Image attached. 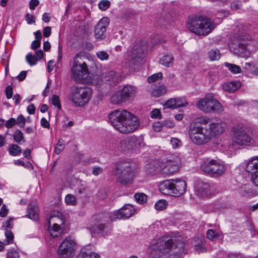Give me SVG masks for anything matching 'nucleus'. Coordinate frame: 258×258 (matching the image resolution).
Segmentation results:
<instances>
[{
	"label": "nucleus",
	"instance_id": "6e6d98bb",
	"mask_svg": "<svg viewBox=\"0 0 258 258\" xmlns=\"http://www.w3.org/2000/svg\"><path fill=\"white\" fill-rule=\"evenodd\" d=\"M251 175V181L256 186H258V171H253Z\"/></svg>",
	"mask_w": 258,
	"mask_h": 258
},
{
	"label": "nucleus",
	"instance_id": "ea45409f",
	"mask_svg": "<svg viewBox=\"0 0 258 258\" xmlns=\"http://www.w3.org/2000/svg\"><path fill=\"white\" fill-rule=\"evenodd\" d=\"M213 119V118H209L207 116H202L199 117H198L196 119V120L197 122L201 124L205 125L208 123L209 124H211V122L212 121Z\"/></svg>",
	"mask_w": 258,
	"mask_h": 258
},
{
	"label": "nucleus",
	"instance_id": "c9c22d12",
	"mask_svg": "<svg viewBox=\"0 0 258 258\" xmlns=\"http://www.w3.org/2000/svg\"><path fill=\"white\" fill-rule=\"evenodd\" d=\"M134 197L137 202L140 204H144L147 201L148 197L144 193H136Z\"/></svg>",
	"mask_w": 258,
	"mask_h": 258
},
{
	"label": "nucleus",
	"instance_id": "f8f14e48",
	"mask_svg": "<svg viewBox=\"0 0 258 258\" xmlns=\"http://www.w3.org/2000/svg\"><path fill=\"white\" fill-rule=\"evenodd\" d=\"M180 163V159L178 156L169 157L165 161L161 162V173L167 176L172 175L178 171Z\"/></svg>",
	"mask_w": 258,
	"mask_h": 258
},
{
	"label": "nucleus",
	"instance_id": "69168bd1",
	"mask_svg": "<svg viewBox=\"0 0 258 258\" xmlns=\"http://www.w3.org/2000/svg\"><path fill=\"white\" fill-rule=\"evenodd\" d=\"M150 114L151 117L152 118H158L160 115H161L160 111L158 109H155L151 112Z\"/></svg>",
	"mask_w": 258,
	"mask_h": 258
},
{
	"label": "nucleus",
	"instance_id": "412c9836",
	"mask_svg": "<svg viewBox=\"0 0 258 258\" xmlns=\"http://www.w3.org/2000/svg\"><path fill=\"white\" fill-rule=\"evenodd\" d=\"M65 220L62 214L57 211H54L50 213L47 225H56L64 227Z\"/></svg>",
	"mask_w": 258,
	"mask_h": 258
},
{
	"label": "nucleus",
	"instance_id": "a19ab883",
	"mask_svg": "<svg viewBox=\"0 0 258 258\" xmlns=\"http://www.w3.org/2000/svg\"><path fill=\"white\" fill-rule=\"evenodd\" d=\"M27 62L31 66L35 65L38 61V59L32 53H28L26 56Z\"/></svg>",
	"mask_w": 258,
	"mask_h": 258
},
{
	"label": "nucleus",
	"instance_id": "052dcab7",
	"mask_svg": "<svg viewBox=\"0 0 258 258\" xmlns=\"http://www.w3.org/2000/svg\"><path fill=\"white\" fill-rule=\"evenodd\" d=\"M9 210L5 205H3L0 211V217H5L7 216Z\"/></svg>",
	"mask_w": 258,
	"mask_h": 258
},
{
	"label": "nucleus",
	"instance_id": "f257e3e1",
	"mask_svg": "<svg viewBox=\"0 0 258 258\" xmlns=\"http://www.w3.org/2000/svg\"><path fill=\"white\" fill-rule=\"evenodd\" d=\"M184 246L185 243L180 239L163 237L153 245L151 253L154 258H179Z\"/></svg>",
	"mask_w": 258,
	"mask_h": 258
},
{
	"label": "nucleus",
	"instance_id": "7c9ffc66",
	"mask_svg": "<svg viewBox=\"0 0 258 258\" xmlns=\"http://www.w3.org/2000/svg\"><path fill=\"white\" fill-rule=\"evenodd\" d=\"M173 56L170 54H166L160 59V63L166 67H170L173 63Z\"/></svg>",
	"mask_w": 258,
	"mask_h": 258
},
{
	"label": "nucleus",
	"instance_id": "6ab92c4d",
	"mask_svg": "<svg viewBox=\"0 0 258 258\" xmlns=\"http://www.w3.org/2000/svg\"><path fill=\"white\" fill-rule=\"evenodd\" d=\"M143 52L144 50L142 48H140L138 50V46H135L133 48L132 56L125 62V66L131 69L134 66L137 65L140 62Z\"/></svg>",
	"mask_w": 258,
	"mask_h": 258
},
{
	"label": "nucleus",
	"instance_id": "680f3d73",
	"mask_svg": "<svg viewBox=\"0 0 258 258\" xmlns=\"http://www.w3.org/2000/svg\"><path fill=\"white\" fill-rule=\"evenodd\" d=\"M6 97L7 99H10L13 96V88L11 86H8L5 90Z\"/></svg>",
	"mask_w": 258,
	"mask_h": 258
},
{
	"label": "nucleus",
	"instance_id": "09e8293b",
	"mask_svg": "<svg viewBox=\"0 0 258 258\" xmlns=\"http://www.w3.org/2000/svg\"><path fill=\"white\" fill-rule=\"evenodd\" d=\"M20 255L17 251L12 249H10L7 252V258H19Z\"/></svg>",
	"mask_w": 258,
	"mask_h": 258
},
{
	"label": "nucleus",
	"instance_id": "b1692460",
	"mask_svg": "<svg viewBox=\"0 0 258 258\" xmlns=\"http://www.w3.org/2000/svg\"><path fill=\"white\" fill-rule=\"evenodd\" d=\"M173 180H167L159 185L160 191L164 195L173 196Z\"/></svg>",
	"mask_w": 258,
	"mask_h": 258
},
{
	"label": "nucleus",
	"instance_id": "f704fd0d",
	"mask_svg": "<svg viewBox=\"0 0 258 258\" xmlns=\"http://www.w3.org/2000/svg\"><path fill=\"white\" fill-rule=\"evenodd\" d=\"M21 148L16 144L12 145L9 149V152L10 155L16 156L21 153Z\"/></svg>",
	"mask_w": 258,
	"mask_h": 258
},
{
	"label": "nucleus",
	"instance_id": "4c0bfd02",
	"mask_svg": "<svg viewBox=\"0 0 258 258\" xmlns=\"http://www.w3.org/2000/svg\"><path fill=\"white\" fill-rule=\"evenodd\" d=\"M168 205L167 202L165 200H160L155 204V208L158 211H162L166 209Z\"/></svg>",
	"mask_w": 258,
	"mask_h": 258
},
{
	"label": "nucleus",
	"instance_id": "58836bf2",
	"mask_svg": "<svg viewBox=\"0 0 258 258\" xmlns=\"http://www.w3.org/2000/svg\"><path fill=\"white\" fill-rule=\"evenodd\" d=\"M163 78V74L162 73L159 72L154 74L147 78V81L149 83L155 82L157 81L160 80Z\"/></svg>",
	"mask_w": 258,
	"mask_h": 258
},
{
	"label": "nucleus",
	"instance_id": "603ef678",
	"mask_svg": "<svg viewBox=\"0 0 258 258\" xmlns=\"http://www.w3.org/2000/svg\"><path fill=\"white\" fill-rule=\"evenodd\" d=\"M14 163L16 165L24 166L28 168H29L30 166H32L30 162L25 163L23 161L21 160H14Z\"/></svg>",
	"mask_w": 258,
	"mask_h": 258
},
{
	"label": "nucleus",
	"instance_id": "1a4fd4ad",
	"mask_svg": "<svg viewBox=\"0 0 258 258\" xmlns=\"http://www.w3.org/2000/svg\"><path fill=\"white\" fill-rule=\"evenodd\" d=\"M91 95V91L85 88L73 86L69 99L74 104L75 106L85 105L89 100Z\"/></svg>",
	"mask_w": 258,
	"mask_h": 258
},
{
	"label": "nucleus",
	"instance_id": "20e7f679",
	"mask_svg": "<svg viewBox=\"0 0 258 258\" xmlns=\"http://www.w3.org/2000/svg\"><path fill=\"white\" fill-rule=\"evenodd\" d=\"M113 174L117 176V181L122 185L130 184L134 178V172L128 163L120 162L116 163Z\"/></svg>",
	"mask_w": 258,
	"mask_h": 258
},
{
	"label": "nucleus",
	"instance_id": "8fccbe9b",
	"mask_svg": "<svg viewBox=\"0 0 258 258\" xmlns=\"http://www.w3.org/2000/svg\"><path fill=\"white\" fill-rule=\"evenodd\" d=\"M96 55L97 57L101 60H107L109 58V55L104 51H101L97 52Z\"/></svg>",
	"mask_w": 258,
	"mask_h": 258
},
{
	"label": "nucleus",
	"instance_id": "13d9d810",
	"mask_svg": "<svg viewBox=\"0 0 258 258\" xmlns=\"http://www.w3.org/2000/svg\"><path fill=\"white\" fill-rule=\"evenodd\" d=\"M17 124L16 120L14 118H11L6 122L5 125L6 127L10 128L14 126Z\"/></svg>",
	"mask_w": 258,
	"mask_h": 258
},
{
	"label": "nucleus",
	"instance_id": "5fc2aeb1",
	"mask_svg": "<svg viewBox=\"0 0 258 258\" xmlns=\"http://www.w3.org/2000/svg\"><path fill=\"white\" fill-rule=\"evenodd\" d=\"M171 144L173 148H177L181 146V142L177 138H173L171 139Z\"/></svg>",
	"mask_w": 258,
	"mask_h": 258
},
{
	"label": "nucleus",
	"instance_id": "aec40b11",
	"mask_svg": "<svg viewBox=\"0 0 258 258\" xmlns=\"http://www.w3.org/2000/svg\"><path fill=\"white\" fill-rule=\"evenodd\" d=\"M135 212V209L131 204H126L122 208L114 212L115 219H127L132 216Z\"/></svg>",
	"mask_w": 258,
	"mask_h": 258
},
{
	"label": "nucleus",
	"instance_id": "dca6fc26",
	"mask_svg": "<svg viewBox=\"0 0 258 258\" xmlns=\"http://www.w3.org/2000/svg\"><path fill=\"white\" fill-rule=\"evenodd\" d=\"M115 213H101L95 216V220L97 222H100L96 226L99 231H103L105 228V223L115 220Z\"/></svg>",
	"mask_w": 258,
	"mask_h": 258
},
{
	"label": "nucleus",
	"instance_id": "bb28decb",
	"mask_svg": "<svg viewBox=\"0 0 258 258\" xmlns=\"http://www.w3.org/2000/svg\"><path fill=\"white\" fill-rule=\"evenodd\" d=\"M64 227L56 225H48V231L51 237L58 238L61 236L63 232Z\"/></svg>",
	"mask_w": 258,
	"mask_h": 258
},
{
	"label": "nucleus",
	"instance_id": "79ce46f5",
	"mask_svg": "<svg viewBox=\"0 0 258 258\" xmlns=\"http://www.w3.org/2000/svg\"><path fill=\"white\" fill-rule=\"evenodd\" d=\"M179 106L178 104H176L175 99L174 98L169 99L165 104V107L172 109L179 108Z\"/></svg>",
	"mask_w": 258,
	"mask_h": 258
},
{
	"label": "nucleus",
	"instance_id": "f3484780",
	"mask_svg": "<svg viewBox=\"0 0 258 258\" xmlns=\"http://www.w3.org/2000/svg\"><path fill=\"white\" fill-rule=\"evenodd\" d=\"M226 128V124L220 119H213L211 124H209L207 128L209 133L211 135V139L215 136L220 135L224 132Z\"/></svg>",
	"mask_w": 258,
	"mask_h": 258
},
{
	"label": "nucleus",
	"instance_id": "39448f33",
	"mask_svg": "<svg viewBox=\"0 0 258 258\" xmlns=\"http://www.w3.org/2000/svg\"><path fill=\"white\" fill-rule=\"evenodd\" d=\"M201 170L212 177H218L226 170V166L220 160L207 159L201 165Z\"/></svg>",
	"mask_w": 258,
	"mask_h": 258
},
{
	"label": "nucleus",
	"instance_id": "4be33fe9",
	"mask_svg": "<svg viewBox=\"0 0 258 258\" xmlns=\"http://www.w3.org/2000/svg\"><path fill=\"white\" fill-rule=\"evenodd\" d=\"M186 184L182 180H173V196L179 197L183 195L186 191Z\"/></svg>",
	"mask_w": 258,
	"mask_h": 258
},
{
	"label": "nucleus",
	"instance_id": "2f4dec72",
	"mask_svg": "<svg viewBox=\"0 0 258 258\" xmlns=\"http://www.w3.org/2000/svg\"><path fill=\"white\" fill-rule=\"evenodd\" d=\"M27 216L34 221L38 220V214L37 208L35 207H32L31 205H30L27 210Z\"/></svg>",
	"mask_w": 258,
	"mask_h": 258
},
{
	"label": "nucleus",
	"instance_id": "338daca9",
	"mask_svg": "<svg viewBox=\"0 0 258 258\" xmlns=\"http://www.w3.org/2000/svg\"><path fill=\"white\" fill-rule=\"evenodd\" d=\"M39 4V1L38 0H31L29 3V8L31 10H34Z\"/></svg>",
	"mask_w": 258,
	"mask_h": 258
},
{
	"label": "nucleus",
	"instance_id": "e433bc0d",
	"mask_svg": "<svg viewBox=\"0 0 258 258\" xmlns=\"http://www.w3.org/2000/svg\"><path fill=\"white\" fill-rule=\"evenodd\" d=\"M225 66L227 67L230 72L233 74L240 73L241 72V69L239 66L235 64L225 62Z\"/></svg>",
	"mask_w": 258,
	"mask_h": 258
},
{
	"label": "nucleus",
	"instance_id": "0e129e2a",
	"mask_svg": "<svg viewBox=\"0 0 258 258\" xmlns=\"http://www.w3.org/2000/svg\"><path fill=\"white\" fill-rule=\"evenodd\" d=\"M215 231L212 229H209L207 233V238L210 240H213L216 236Z\"/></svg>",
	"mask_w": 258,
	"mask_h": 258
},
{
	"label": "nucleus",
	"instance_id": "7ed1b4c3",
	"mask_svg": "<svg viewBox=\"0 0 258 258\" xmlns=\"http://www.w3.org/2000/svg\"><path fill=\"white\" fill-rule=\"evenodd\" d=\"M187 27L197 35L206 36L211 32L214 25L210 19L201 16L191 20L187 24Z\"/></svg>",
	"mask_w": 258,
	"mask_h": 258
},
{
	"label": "nucleus",
	"instance_id": "72a5a7b5",
	"mask_svg": "<svg viewBox=\"0 0 258 258\" xmlns=\"http://www.w3.org/2000/svg\"><path fill=\"white\" fill-rule=\"evenodd\" d=\"M209 58L211 61L218 60L220 58V51L218 49H213L208 52Z\"/></svg>",
	"mask_w": 258,
	"mask_h": 258
},
{
	"label": "nucleus",
	"instance_id": "a211bd4d",
	"mask_svg": "<svg viewBox=\"0 0 258 258\" xmlns=\"http://www.w3.org/2000/svg\"><path fill=\"white\" fill-rule=\"evenodd\" d=\"M195 194L200 198H205L213 194L211 185L209 183L199 181L195 186Z\"/></svg>",
	"mask_w": 258,
	"mask_h": 258
},
{
	"label": "nucleus",
	"instance_id": "6e6552de",
	"mask_svg": "<svg viewBox=\"0 0 258 258\" xmlns=\"http://www.w3.org/2000/svg\"><path fill=\"white\" fill-rule=\"evenodd\" d=\"M136 93L135 87L126 85L114 93L110 98V101L113 104H120L128 102L133 100Z\"/></svg>",
	"mask_w": 258,
	"mask_h": 258
},
{
	"label": "nucleus",
	"instance_id": "a878e982",
	"mask_svg": "<svg viewBox=\"0 0 258 258\" xmlns=\"http://www.w3.org/2000/svg\"><path fill=\"white\" fill-rule=\"evenodd\" d=\"M149 91L153 97H159L165 95L167 90L165 85L161 84L153 86Z\"/></svg>",
	"mask_w": 258,
	"mask_h": 258
},
{
	"label": "nucleus",
	"instance_id": "9b49d317",
	"mask_svg": "<svg viewBox=\"0 0 258 258\" xmlns=\"http://www.w3.org/2000/svg\"><path fill=\"white\" fill-rule=\"evenodd\" d=\"M232 145L250 146L253 144V138L248 133L246 128L238 127L233 130Z\"/></svg>",
	"mask_w": 258,
	"mask_h": 258
},
{
	"label": "nucleus",
	"instance_id": "393cba45",
	"mask_svg": "<svg viewBox=\"0 0 258 258\" xmlns=\"http://www.w3.org/2000/svg\"><path fill=\"white\" fill-rule=\"evenodd\" d=\"M161 162L158 160H152L145 167L146 172L149 174L154 175L161 170Z\"/></svg>",
	"mask_w": 258,
	"mask_h": 258
},
{
	"label": "nucleus",
	"instance_id": "c03bdc74",
	"mask_svg": "<svg viewBox=\"0 0 258 258\" xmlns=\"http://www.w3.org/2000/svg\"><path fill=\"white\" fill-rule=\"evenodd\" d=\"M16 122L17 124L20 127H24L25 125L26 120L24 116L22 114H20L17 118Z\"/></svg>",
	"mask_w": 258,
	"mask_h": 258
},
{
	"label": "nucleus",
	"instance_id": "cd10ccee",
	"mask_svg": "<svg viewBox=\"0 0 258 258\" xmlns=\"http://www.w3.org/2000/svg\"><path fill=\"white\" fill-rule=\"evenodd\" d=\"M245 170L248 172L258 171V156H253L249 159L245 167Z\"/></svg>",
	"mask_w": 258,
	"mask_h": 258
},
{
	"label": "nucleus",
	"instance_id": "5701e85b",
	"mask_svg": "<svg viewBox=\"0 0 258 258\" xmlns=\"http://www.w3.org/2000/svg\"><path fill=\"white\" fill-rule=\"evenodd\" d=\"M101 79L104 82H109L111 85H114L120 81V76L115 72L111 71L102 74Z\"/></svg>",
	"mask_w": 258,
	"mask_h": 258
},
{
	"label": "nucleus",
	"instance_id": "de8ad7c7",
	"mask_svg": "<svg viewBox=\"0 0 258 258\" xmlns=\"http://www.w3.org/2000/svg\"><path fill=\"white\" fill-rule=\"evenodd\" d=\"M52 103L54 106H56L59 110L61 109V107L58 96L56 95H53L52 98Z\"/></svg>",
	"mask_w": 258,
	"mask_h": 258
},
{
	"label": "nucleus",
	"instance_id": "3c124183",
	"mask_svg": "<svg viewBox=\"0 0 258 258\" xmlns=\"http://www.w3.org/2000/svg\"><path fill=\"white\" fill-rule=\"evenodd\" d=\"M99 8L102 10H105L110 6V3L107 1H102L99 4Z\"/></svg>",
	"mask_w": 258,
	"mask_h": 258
},
{
	"label": "nucleus",
	"instance_id": "c756f323",
	"mask_svg": "<svg viewBox=\"0 0 258 258\" xmlns=\"http://www.w3.org/2000/svg\"><path fill=\"white\" fill-rule=\"evenodd\" d=\"M248 45L241 42L238 46V53L242 57H247L250 54L249 49L247 48Z\"/></svg>",
	"mask_w": 258,
	"mask_h": 258
},
{
	"label": "nucleus",
	"instance_id": "4468645a",
	"mask_svg": "<svg viewBox=\"0 0 258 258\" xmlns=\"http://www.w3.org/2000/svg\"><path fill=\"white\" fill-rule=\"evenodd\" d=\"M76 242L74 238L67 236L59 246L57 254L60 258H70L74 254Z\"/></svg>",
	"mask_w": 258,
	"mask_h": 258
},
{
	"label": "nucleus",
	"instance_id": "0eeeda50",
	"mask_svg": "<svg viewBox=\"0 0 258 258\" xmlns=\"http://www.w3.org/2000/svg\"><path fill=\"white\" fill-rule=\"evenodd\" d=\"M188 133L192 142L198 145L206 144L211 140V135L207 128L199 126L196 123L190 124Z\"/></svg>",
	"mask_w": 258,
	"mask_h": 258
},
{
	"label": "nucleus",
	"instance_id": "bf43d9fd",
	"mask_svg": "<svg viewBox=\"0 0 258 258\" xmlns=\"http://www.w3.org/2000/svg\"><path fill=\"white\" fill-rule=\"evenodd\" d=\"M25 19L27 23L29 24L34 23L35 22V16L30 14H27L26 15Z\"/></svg>",
	"mask_w": 258,
	"mask_h": 258
},
{
	"label": "nucleus",
	"instance_id": "49530a36",
	"mask_svg": "<svg viewBox=\"0 0 258 258\" xmlns=\"http://www.w3.org/2000/svg\"><path fill=\"white\" fill-rule=\"evenodd\" d=\"M65 202L67 205H73L76 203V198L72 195H67L65 198Z\"/></svg>",
	"mask_w": 258,
	"mask_h": 258
},
{
	"label": "nucleus",
	"instance_id": "a18cd8bd",
	"mask_svg": "<svg viewBox=\"0 0 258 258\" xmlns=\"http://www.w3.org/2000/svg\"><path fill=\"white\" fill-rule=\"evenodd\" d=\"M64 145L63 144V141L59 139L55 147L54 151L56 154H59L64 148Z\"/></svg>",
	"mask_w": 258,
	"mask_h": 258
},
{
	"label": "nucleus",
	"instance_id": "423d86ee",
	"mask_svg": "<svg viewBox=\"0 0 258 258\" xmlns=\"http://www.w3.org/2000/svg\"><path fill=\"white\" fill-rule=\"evenodd\" d=\"M197 108L205 113L221 112L223 108L221 103L214 98L212 93L205 95L196 103Z\"/></svg>",
	"mask_w": 258,
	"mask_h": 258
},
{
	"label": "nucleus",
	"instance_id": "37998d69",
	"mask_svg": "<svg viewBox=\"0 0 258 258\" xmlns=\"http://www.w3.org/2000/svg\"><path fill=\"white\" fill-rule=\"evenodd\" d=\"M5 236L6 237V244H9L13 242L14 234L10 230H6Z\"/></svg>",
	"mask_w": 258,
	"mask_h": 258
},
{
	"label": "nucleus",
	"instance_id": "c85d7f7f",
	"mask_svg": "<svg viewBox=\"0 0 258 258\" xmlns=\"http://www.w3.org/2000/svg\"><path fill=\"white\" fill-rule=\"evenodd\" d=\"M241 86V83L239 81L231 82L225 83L223 85V89L224 91L230 93L234 92Z\"/></svg>",
	"mask_w": 258,
	"mask_h": 258
},
{
	"label": "nucleus",
	"instance_id": "2eb2a0df",
	"mask_svg": "<svg viewBox=\"0 0 258 258\" xmlns=\"http://www.w3.org/2000/svg\"><path fill=\"white\" fill-rule=\"evenodd\" d=\"M109 23V20L107 17L102 18L95 27L94 36L97 40L104 39L106 37V28Z\"/></svg>",
	"mask_w": 258,
	"mask_h": 258
},
{
	"label": "nucleus",
	"instance_id": "774afa93",
	"mask_svg": "<svg viewBox=\"0 0 258 258\" xmlns=\"http://www.w3.org/2000/svg\"><path fill=\"white\" fill-rule=\"evenodd\" d=\"M41 45V41H38L37 40H34L31 45V48L32 49L35 50L37 48H39Z\"/></svg>",
	"mask_w": 258,
	"mask_h": 258
},
{
	"label": "nucleus",
	"instance_id": "9d476101",
	"mask_svg": "<svg viewBox=\"0 0 258 258\" xmlns=\"http://www.w3.org/2000/svg\"><path fill=\"white\" fill-rule=\"evenodd\" d=\"M82 55L78 53L74 58L73 65L71 68L72 79L77 83H80L87 78L88 70L87 64L83 62H79Z\"/></svg>",
	"mask_w": 258,
	"mask_h": 258
},
{
	"label": "nucleus",
	"instance_id": "e2e57ef3",
	"mask_svg": "<svg viewBox=\"0 0 258 258\" xmlns=\"http://www.w3.org/2000/svg\"><path fill=\"white\" fill-rule=\"evenodd\" d=\"M103 168L100 167H94L93 168L92 174L94 175H98L103 172Z\"/></svg>",
	"mask_w": 258,
	"mask_h": 258
},
{
	"label": "nucleus",
	"instance_id": "4d7b16f0",
	"mask_svg": "<svg viewBox=\"0 0 258 258\" xmlns=\"http://www.w3.org/2000/svg\"><path fill=\"white\" fill-rule=\"evenodd\" d=\"M230 7L232 10H239L241 7V3L240 1H234L231 4Z\"/></svg>",
	"mask_w": 258,
	"mask_h": 258
},
{
	"label": "nucleus",
	"instance_id": "473e14b6",
	"mask_svg": "<svg viewBox=\"0 0 258 258\" xmlns=\"http://www.w3.org/2000/svg\"><path fill=\"white\" fill-rule=\"evenodd\" d=\"M13 139L16 142L19 144H21V142L25 143L26 142L24 134L20 130H17L15 131L13 135Z\"/></svg>",
	"mask_w": 258,
	"mask_h": 258
},
{
	"label": "nucleus",
	"instance_id": "f03ea898",
	"mask_svg": "<svg viewBox=\"0 0 258 258\" xmlns=\"http://www.w3.org/2000/svg\"><path fill=\"white\" fill-rule=\"evenodd\" d=\"M111 125L122 134L131 133L137 130L140 125L139 117L124 109H116L109 115Z\"/></svg>",
	"mask_w": 258,
	"mask_h": 258
},
{
	"label": "nucleus",
	"instance_id": "ddd939ff",
	"mask_svg": "<svg viewBox=\"0 0 258 258\" xmlns=\"http://www.w3.org/2000/svg\"><path fill=\"white\" fill-rule=\"evenodd\" d=\"M144 137L142 135L139 136H132L120 140L119 147L123 151L130 150H136L139 147L144 146Z\"/></svg>",
	"mask_w": 258,
	"mask_h": 258
},
{
	"label": "nucleus",
	"instance_id": "864d4df0",
	"mask_svg": "<svg viewBox=\"0 0 258 258\" xmlns=\"http://www.w3.org/2000/svg\"><path fill=\"white\" fill-rule=\"evenodd\" d=\"M152 127L155 132H160L163 127L162 122L160 121L155 122L153 124Z\"/></svg>",
	"mask_w": 258,
	"mask_h": 258
}]
</instances>
